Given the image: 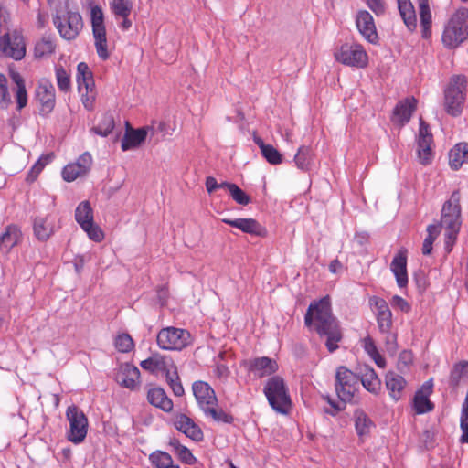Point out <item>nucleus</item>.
<instances>
[{"instance_id": "20e7f679", "label": "nucleus", "mask_w": 468, "mask_h": 468, "mask_svg": "<svg viewBox=\"0 0 468 468\" xmlns=\"http://www.w3.org/2000/svg\"><path fill=\"white\" fill-rule=\"evenodd\" d=\"M468 37V9H458L449 19L442 33L441 40L445 47H458Z\"/></svg>"}, {"instance_id": "9d476101", "label": "nucleus", "mask_w": 468, "mask_h": 468, "mask_svg": "<svg viewBox=\"0 0 468 468\" xmlns=\"http://www.w3.org/2000/svg\"><path fill=\"white\" fill-rule=\"evenodd\" d=\"M75 219L85 231L90 239L101 242L104 239V232L94 222L93 209L88 200L80 202L75 209Z\"/></svg>"}, {"instance_id": "ea45409f", "label": "nucleus", "mask_w": 468, "mask_h": 468, "mask_svg": "<svg viewBox=\"0 0 468 468\" xmlns=\"http://www.w3.org/2000/svg\"><path fill=\"white\" fill-rule=\"evenodd\" d=\"M420 9V25L422 27V35L428 37L431 34V13L428 0H418Z\"/></svg>"}, {"instance_id": "f257e3e1", "label": "nucleus", "mask_w": 468, "mask_h": 468, "mask_svg": "<svg viewBox=\"0 0 468 468\" xmlns=\"http://www.w3.org/2000/svg\"><path fill=\"white\" fill-rule=\"evenodd\" d=\"M306 326L314 328L321 336H326L325 346L329 352L338 348L342 339L338 322L332 314L329 296L310 303L304 316Z\"/></svg>"}, {"instance_id": "864d4df0", "label": "nucleus", "mask_w": 468, "mask_h": 468, "mask_svg": "<svg viewBox=\"0 0 468 468\" xmlns=\"http://www.w3.org/2000/svg\"><path fill=\"white\" fill-rule=\"evenodd\" d=\"M461 379H468V362L463 361L454 366L451 373L452 382L457 384Z\"/></svg>"}, {"instance_id": "a18cd8bd", "label": "nucleus", "mask_w": 468, "mask_h": 468, "mask_svg": "<svg viewBox=\"0 0 468 468\" xmlns=\"http://www.w3.org/2000/svg\"><path fill=\"white\" fill-rule=\"evenodd\" d=\"M170 445L173 447L175 453L178 458L186 464H193L196 462V458L188 448L182 445L178 441L175 440L171 441Z\"/></svg>"}, {"instance_id": "ddd939ff", "label": "nucleus", "mask_w": 468, "mask_h": 468, "mask_svg": "<svg viewBox=\"0 0 468 468\" xmlns=\"http://www.w3.org/2000/svg\"><path fill=\"white\" fill-rule=\"evenodd\" d=\"M358 382L359 377L347 367L344 366L337 367L335 373V391L341 401L346 402L352 399Z\"/></svg>"}, {"instance_id": "7c9ffc66", "label": "nucleus", "mask_w": 468, "mask_h": 468, "mask_svg": "<svg viewBox=\"0 0 468 468\" xmlns=\"http://www.w3.org/2000/svg\"><path fill=\"white\" fill-rule=\"evenodd\" d=\"M22 238L20 229L16 225H9L5 232L0 235V250L3 253H8L12 248L16 246Z\"/></svg>"}, {"instance_id": "774afa93", "label": "nucleus", "mask_w": 468, "mask_h": 468, "mask_svg": "<svg viewBox=\"0 0 468 468\" xmlns=\"http://www.w3.org/2000/svg\"><path fill=\"white\" fill-rule=\"evenodd\" d=\"M435 239H432L431 237H426L422 245V253L424 255H429L432 250V244Z\"/></svg>"}, {"instance_id": "aec40b11", "label": "nucleus", "mask_w": 468, "mask_h": 468, "mask_svg": "<svg viewBox=\"0 0 468 468\" xmlns=\"http://www.w3.org/2000/svg\"><path fill=\"white\" fill-rule=\"evenodd\" d=\"M92 157L89 153L81 154L76 162L68 164L62 170V177L67 182H72L85 176L91 165Z\"/></svg>"}, {"instance_id": "6e6d98bb", "label": "nucleus", "mask_w": 468, "mask_h": 468, "mask_svg": "<svg viewBox=\"0 0 468 468\" xmlns=\"http://www.w3.org/2000/svg\"><path fill=\"white\" fill-rule=\"evenodd\" d=\"M133 346V340L128 334L119 335L115 339V346L120 352H129Z\"/></svg>"}, {"instance_id": "5701e85b", "label": "nucleus", "mask_w": 468, "mask_h": 468, "mask_svg": "<svg viewBox=\"0 0 468 468\" xmlns=\"http://www.w3.org/2000/svg\"><path fill=\"white\" fill-rule=\"evenodd\" d=\"M407 250L401 248L394 256L391 263L390 270L396 278L397 284L399 288H405L408 284V272H407Z\"/></svg>"}, {"instance_id": "338daca9", "label": "nucleus", "mask_w": 468, "mask_h": 468, "mask_svg": "<svg viewBox=\"0 0 468 468\" xmlns=\"http://www.w3.org/2000/svg\"><path fill=\"white\" fill-rule=\"evenodd\" d=\"M327 402L332 406L333 410H326L325 412L331 415H335L337 412L341 411L344 409V406H341L339 403L334 402L328 396L324 398Z\"/></svg>"}, {"instance_id": "bb28decb", "label": "nucleus", "mask_w": 468, "mask_h": 468, "mask_svg": "<svg viewBox=\"0 0 468 468\" xmlns=\"http://www.w3.org/2000/svg\"><path fill=\"white\" fill-rule=\"evenodd\" d=\"M115 378L121 386L134 389L139 383L140 371L136 367L126 363L120 366Z\"/></svg>"}, {"instance_id": "1a4fd4ad", "label": "nucleus", "mask_w": 468, "mask_h": 468, "mask_svg": "<svg viewBox=\"0 0 468 468\" xmlns=\"http://www.w3.org/2000/svg\"><path fill=\"white\" fill-rule=\"evenodd\" d=\"M335 60L345 66L365 69L368 65V55L364 47L356 42L344 43L334 53Z\"/></svg>"}, {"instance_id": "a878e982", "label": "nucleus", "mask_w": 468, "mask_h": 468, "mask_svg": "<svg viewBox=\"0 0 468 468\" xmlns=\"http://www.w3.org/2000/svg\"><path fill=\"white\" fill-rule=\"evenodd\" d=\"M175 427L188 438L200 441L203 439V432L194 420L186 414H177L174 419Z\"/></svg>"}, {"instance_id": "393cba45", "label": "nucleus", "mask_w": 468, "mask_h": 468, "mask_svg": "<svg viewBox=\"0 0 468 468\" xmlns=\"http://www.w3.org/2000/svg\"><path fill=\"white\" fill-rule=\"evenodd\" d=\"M222 221L229 226L240 229L242 232L254 235L258 237H264L267 233L264 227H262L254 218H223Z\"/></svg>"}, {"instance_id": "680f3d73", "label": "nucleus", "mask_w": 468, "mask_h": 468, "mask_svg": "<svg viewBox=\"0 0 468 468\" xmlns=\"http://www.w3.org/2000/svg\"><path fill=\"white\" fill-rule=\"evenodd\" d=\"M368 8L375 13L376 16H381L386 11L384 0H366Z\"/></svg>"}, {"instance_id": "4d7b16f0", "label": "nucleus", "mask_w": 468, "mask_h": 468, "mask_svg": "<svg viewBox=\"0 0 468 468\" xmlns=\"http://www.w3.org/2000/svg\"><path fill=\"white\" fill-rule=\"evenodd\" d=\"M229 194L239 205L246 206L250 202V197L237 185L229 186Z\"/></svg>"}, {"instance_id": "2eb2a0df", "label": "nucleus", "mask_w": 468, "mask_h": 468, "mask_svg": "<svg viewBox=\"0 0 468 468\" xmlns=\"http://www.w3.org/2000/svg\"><path fill=\"white\" fill-rule=\"evenodd\" d=\"M451 203H444L441 209V226L445 228V250L450 252L456 241L461 228V213L455 210L453 214H447Z\"/></svg>"}, {"instance_id": "13d9d810", "label": "nucleus", "mask_w": 468, "mask_h": 468, "mask_svg": "<svg viewBox=\"0 0 468 468\" xmlns=\"http://www.w3.org/2000/svg\"><path fill=\"white\" fill-rule=\"evenodd\" d=\"M10 96L7 89V79L0 73V103L6 106L10 103Z\"/></svg>"}, {"instance_id": "2f4dec72", "label": "nucleus", "mask_w": 468, "mask_h": 468, "mask_svg": "<svg viewBox=\"0 0 468 468\" xmlns=\"http://www.w3.org/2000/svg\"><path fill=\"white\" fill-rule=\"evenodd\" d=\"M294 163L298 169L307 172L314 163V152L311 146L302 145L294 155Z\"/></svg>"}, {"instance_id": "a211bd4d", "label": "nucleus", "mask_w": 468, "mask_h": 468, "mask_svg": "<svg viewBox=\"0 0 468 468\" xmlns=\"http://www.w3.org/2000/svg\"><path fill=\"white\" fill-rule=\"evenodd\" d=\"M433 137L429 125L420 118V129L418 137V155L423 165L430 164L432 160L431 144Z\"/></svg>"}, {"instance_id": "473e14b6", "label": "nucleus", "mask_w": 468, "mask_h": 468, "mask_svg": "<svg viewBox=\"0 0 468 468\" xmlns=\"http://www.w3.org/2000/svg\"><path fill=\"white\" fill-rule=\"evenodd\" d=\"M464 163H468V143L456 144L449 153V165L458 170Z\"/></svg>"}, {"instance_id": "9b49d317", "label": "nucleus", "mask_w": 468, "mask_h": 468, "mask_svg": "<svg viewBox=\"0 0 468 468\" xmlns=\"http://www.w3.org/2000/svg\"><path fill=\"white\" fill-rule=\"evenodd\" d=\"M156 340L164 350H182L191 343V335L187 330L170 326L160 330Z\"/></svg>"}, {"instance_id": "603ef678", "label": "nucleus", "mask_w": 468, "mask_h": 468, "mask_svg": "<svg viewBox=\"0 0 468 468\" xmlns=\"http://www.w3.org/2000/svg\"><path fill=\"white\" fill-rule=\"evenodd\" d=\"M56 80L59 90L67 92L70 90L71 82L69 72L62 67H56Z\"/></svg>"}, {"instance_id": "f704fd0d", "label": "nucleus", "mask_w": 468, "mask_h": 468, "mask_svg": "<svg viewBox=\"0 0 468 468\" xmlns=\"http://www.w3.org/2000/svg\"><path fill=\"white\" fill-rule=\"evenodd\" d=\"M146 136V128L127 131L122 140V150L127 151L138 147L145 140Z\"/></svg>"}, {"instance_id": "49530a36", "label": "nucleus", "mask_w": 468, "mask_h": 468, "mask_svg": "<svg viewBox=\"0 0 468 468\" xmlns=\"http://www.w3.org/2000/svg\"><path fill=\"white\" fill-rule=\"evenodd\" d=\"M81 88V90H79V92L81 94L82 103L87 110H92L94 107V101L96 98L94 83L83 84V87Z\"/></svg>"}, {"instance_id": "6e6552de", "label": "nucleus", "mask_w": 468, "mask_h": 468, "mask_svg": "<svg viewBox=\"0 0 468 468\" xmlns=\"http://www.w3.org/2000/svg\"><path fill=\"white\" fill-rule=\"evenodd\" d=\"M90 24L94 45L99 58L102 60L109 58L108 41L104 23V13L98 5H90Z\"/></svg>"}, {"instance_id": "e2e57ef3", "label": "nucleus", "mask_w": 468, "mask_h": 468, "mask_svg": "<svg viewBox=\"0 0 468 468\" xmlns=\"http://www.w3.org/2000/svg\"><path fill=\"white\" fill-rule=\"evenodd\" d=\"M390 302L393 307L398 308L404 313H409L410 311V303L399 295H394Z\"/></svg>"}, {"instance_id": "f3484780", "label": "nucleus", "mask_w": 468, "mask_h": 468, "mask_svg": "<svg viewBox=\"0 0 468 468\" xmlns=\"http://www.w3.org/2000/svg\"><path fill=\"white\" fill-rule=\"evenodd\" d=\"M58 228V217L54 214L38 216L33 222L34 235L39 241L49 239Z\"/></svg>"}, {"instance_id": "c756f323", "label": "nucleus", "mask_w": 468, "mask_h": 468, "mask_svg": "<svg viewBox=\"0 0 468 468\" xmlns=\"http://www.w3.org/2000/svg\"><path fill=\"white\" fill-rule=\"evenodd\" d=\"M385 384L389 396L395 400H399L405 390L407 382L405 378L392 371H389L385 376Z\"/></svg>"}, {"instance_id": "c85d7f7f", "label": "nucleus", "mask_w": 468, "mask_h": 468, "mask_svg": "<svg viewBox=\"0 0 468 468\" xmlns=\"http://www.w3.org/2000/svg\"><path fill=\"white\" fill-rule=\"evenodd\" d=\"M148 402L155 408L165 412H170L173 410L174 403L166 395L165 391L159 387H152L147 391Z\"/></svg>"}, {"instance_id": "412c9836", "label": "nucleus", "mask_w": 468, "mask_h": 468, "mask_svg": "<svg viewBox=\"0 0 468 468\" xmlns=\"http://www.w3.org/2000/svg\"><path fill=\"white\" fill-rule=\"evenodd\" d=\"M356 25L361 36L369 43L376 44L378 35L375 21L371 14L367 10H360L356 16Z\"/></svg>"}, {"instance_id": "0e129e2a", "label": "nucleus", "mask_w": 468, "mask_h": 468, "mask_svg": "<svg viewBox=\"0 0 468 468\" xmlns=\"http://www.w3.org/2000/svg\"><path fill=\"white\" fill-rule=\"evenodd\" d=\"M165 376L166 381H167L168 385L170 386V388H172L173 385H176V384L180 383V378H179V376L177 373V368H176V365L169 371H167L165 374Z\"/></svg>"}, {"instance_id": "58836bf2", "label": "nucleus", "mask_w": 468, "mask_h": 468, "mask_svg": "<svg viewBox=\"0 0 468 468\" xmlns=\"http://www.w3.org/2000/svg\"><path fill=\"white\" fill-rule=\"evenodd\" d=\"M149 461L153 468H180L175 464L171 455L165 452L156 451L150 454Z\"/></svg>"}, {"instance_id": "c9c22d12", "label": "nucleus", "mask_w": 468, "mask_h": 468, "mask_svg": "<svg viewBox=\"0 0 468 468\" xmlns=\"http://www.w3.org/2000/svg\"><path fill=\"white\" fill-rule=\"evenodd\" d=\"M363 387L371 393H378L380 389V379L372 367H365L359 378Z\"/></svg>"}, {"instance_id": "8fccbe9b", "label": "nucleus", "mask_w": 468, "mask_h": 468, "mask_svg": "<svg viewBox=\"0 0 468 468\" xmlns=\"http://www.w3.org/2000/svg\"><path fill=\"white\" fill-rule=\"evenodd\" d=\"M52 159H53L52 154H48L41 156L36 162V164L32 166L30 171L28 172L27 176V181L30 182V183L35 181L37 179V177L38 176V175L40 174V172L45 167V165H48V163H50Z\"/></svg>"}, {"instance_id": "4468645a", "label": "nucleus", "mask_w": 468, "mask_h": 468, "mask_svg": "<svg viewBox=\"0 0 468 468\" xmlns=\"http://www.w3.org/2000/svg\"><path fill=\"white\" fill-rule=\"evenodd\" d=\"M0 55L15 60L25 57L26 43L20 31H8L0 37Z\"/></svg>"}, {"instance_id": "7ed1b4c3", "label": "nucleus", "mask_w": 468, "mask_h": 468, "mask_svg": "<svg viewBox=\"0 0 468 468\" xmlns=\"http://www.w3.org/2000/svg\"><path fill=\"white\" fill-rule=\"evenodd\" d=\"M468 79L464 75H453L443 90V108L447 114L458 117L462 114L467 96Z\"/></svg>"}, {"instance_id": "5fc2aeb1", "label": "nucleus", "mask_w": 468, "mask_h": 468, "mask_svg": "<svg viewBox=\"0 0 468 468\" xmlns=\"http://www.w3.org/2000/svg\"><path fill=\"white\" fill-rule=\"evenodd\" d=\"M413 363V354L411 351L403 350L400 352L397 363V367L401 373H407Z\"/></svg>"}, {"instance_id": "69168bd1", "label": "nucleus", "mask_w": 468, "mask_h": 468, "mask_svg": "<svg viewBox=\"0 0 468 468\" xmlns=\"http://www.w3.org/2000/svg\"><path fill=\"white\" fill-rule=\"evenodd\" d=\"M206 188L209 194L218 189V183L217 182L215 177L207 176L206 178Z\"/></svg>"}, {"instance_id": "09e8293b", "label": "nucleus", "mask_w": 468, "mask_h": 468, "mask_svg": "<svg viewBox=\"0 0 468 468\" xmlns=\"http://www.w3.org/2000/svg\"><path fill=\"white\" fill-rule=\"evenodd\" d=\"M52 159H53L52 154H48L41 156L36 162V164L32 166L30 171L28 172L27 176V181L30 182V183L35 181L37 179V177L38 176V175L40 174V172L45 167V165H48V163H50Z\"/></svg>"}, {"instance_id": "0eeeda50", "label": "nucleus", "mask_w": 468, "mask_h": 468, "mask_svg": "<svg viewBox=\"0 0 468 468\" xmlns=\"http://www.w3.org/2000/svg\"><path fill=\"white\" fill-rule=\"evenodd\" d=\"M53 24L59 36L68 41L75 39L83 27L81 15L78 11L69 9L68 3L65 10H57Z\"/></svg>"}, {"instance_id": "b1692460", "label": "nucleus", "mask_w": 468, "mask_h": 468, "mask_svg": "<svg viewBox=\"0 0 468 468\" xmlns=\"http://www.w3.org/2000/svg\"><path fill=\"white\" fill-rule=\"evenodd\" d=\"M432 388L431 381H427L416 391L412 406L417 414H424L433 410V403L429 399L432 393Z\"/></svg>"}, {"instance_id": "f03ea898", "label": "nucleus", "mask_w": 468, "mask_h": 468, "mask_svg": "<svg viewBox=\"0 0 468 468\" xmlns=\"http://www.w3.org/2000/svg\"><path fill=\"white\" fill-rule=\"evenodd\" d=\"M196 400L207 418L223 423H231L233 417L218 407V399L215 390L205 381H195L192 385Z\"/></svg>"}, {"instance_id": "de8ad7c7", "label": "nucleus", "mask_w": 468, "mask_h": 468, "mask_svg": "<svg viewBox=\"0 0 468 468\" xmlns=\"http://www.w3.org/2000/svg\"><path fill=\"white\" fill-rule=\"evenodd\" d=\"M77 82L79 90L82 89L83 84L94 83L92 73L88 65L84 62H80L77 66Z\"/></svg>"}, {"instance_id": "39448f33", "label": "nucleus", "mask_w": 468, "mask_h": 468, "mask_svg": "<svg viewBox=\"0 0 468 468\" xmlns=\"http://www.w3.org/2000/svg\"><path fill=\"white\" fill-rule=\"evenodd\" d=\"M369 304L375 314L378 328L385 335V342L390 348H395L397 344V334L392 332L393 319L392 312L388 303L377 296L369 299Z\"/></svg>"}, {"instance_id": "4be33fe9", "label": "nucleus", "mask_w": 468, "mask_h": 468, "mask_svg": "<svg viewBox=\"0 0 468 468\" xmlns=\"http://www.w3.org/2000/svg\"><path fill=\"white\" fill-rule=\"evenodd\" d=\"M140 366L143 369L152 374L158 375L160 373L165 374L175 366V363L171 357L156 353L153 354L147 359L143 360Z\"/></svg>"}, {"instance_id": "052dcab7", "label": "nucleus", "mask_w": 468, "mask_h": 468, "mask_svg": "<svg viewBox=\"0 0 468 468\" xmlns=\"http://www.w3.org/2000/svg\"><path fill=\"white\" fill-rule=\"evenodd\" d=\"M461 194L459 190H455L451 195L450 198L445 203H451L450 209L446 212L447 214H453L455 210H459L461 213Z\"/></svg>"}, {"instance_id": "3c124183", "label": "nucleus", "mask_w": 468, "mask_h": 468, "mask_svg": "<svg viewBox=\"0 0 468 468\" xmlns=\"http://www.w3.org/2000/svg\"><path fill=\"white\" fill-rule=\"evenodd\" d=\"M114 127V120L112 115L105 114L100 122L92 128V131L101 136H107Z\"/></svg>"}, {"instance_id": "dca6fc26", "label": "nucleus", "mask_w": 468, "mask_h": 468, "mask_svg": "<svg viewBox=\"0 0 468 468\" xmlns=\"http://www.w3.org/2000/svg\"><path fill=\"white\" fill-rule=\"evenodd\" d=\"M36 99L39 104L40 114H49L56 104L55 88L50 80L42 79L36 88Z\"/></svg>"}, {"instance_id": "37998d69", "label": "nucleus", "mask_w": 468, "mask_h": 468, "mask_svg": "<svg viewBox=\"0 0 468 468\" xmlns=\"http://www.w3.org/2000/svg\"><path fill=\"white\" fill-rule=\"evenodd\" d=\"M11 78H12V80L16 85V101H17V108L19 110H21L27 103V94L24 80H23L22 76L17 72H12Z\"/></svg>"}, {"instance_id": "a19ab883", "label": "nucleus", "mask_w": 468, "mask_h": 468, "mask_svg": "<svg viewBox=\"0 0 468 468\" xmlns=\"http://www.w3.org/2000/svg\"><path fill=\"white\" fill-rule=\"evenodd\" d=\"M362 346L367 354L381 368L386 367V359L379 354L372 337L367 336L362 340Z\"/></svg>"}, {"instance_id": "6ab92c4d", "label": "nucleus", "mask_w": 468, "mask_h": 468, "mask_svg": "<svg viewBox=\"0 0 468 468\" xmlns=\"http://www.w3.org/2000/svg\"><path fill=\"white\" fill-rule=\"evenodd\" d=\"M242 365L257 378L270 376L278 370L277 362L267 356L245 360Z\"/></svg>"}, {"instance_id": "4c0bfd02", "label": "nucleus", "mask_w": 468, "mask_h": 468, "mask_svg": "<svg viewBox=\"0 0 468 468\" xmlns=\"http://www.w3.org/2000/svg\"><path fill=\"white\" fill-rule=\"evenodd\" d=\"M255 143L260 147L262 156L271 165L282 163V154L271 144H266L261 138H256Z\"/></svg>"}, {"instance_id": "c03bdc74", "label": "nucleus", "mask_w": 468, "mask_h": 468, "mask_svg": "<svg viewBox=\"0 0 468 468\" xmlns=\"http://www.w3.org/2000/svg\"><path fill=\"white\" fill-rule=\"evenodd\" d=\"M110 9L115 17L129 16L133 10L132 0H112Z\"/></svg>"}, {"instance_id": "cd10ccee", "label": "nucleus", "mask_w": 468, "mask_h": 468, "mask_svg": "<svg viewBox=\"0 0 468 468\" xmlns=\"http://www.w3.org/2000/svg\"><path fill=\"white\" fill-rule=\"evenodd\" d=\"M417 107V100L414 97L406 98L396 105L393 111L392 121L400 125L409 122Z\"/></svg>"}, {"instance_id": "f8f14e48", "label": "nucleus", "mask_w": 468, "mask_h": 468, "mask_svg": "<svg viewBox=\"0 0 468 468\" xmlns=\"http://www.w3.org/2000/svg\"><path fill=\"white\" fill-rule=\"evenodd\" d=\"M67 420L69 422L68 439L78 444L84 441L88 432V419L77 406H69L66 411Z\"/></svg>"}, {"instance_id": "e433bc0d", "label": "nucleus", "mask_w": 468, "mask_h": 468, "mask_svg": "<svg viewBox=\"0 0 468 468\" xmlns=\"http://www.w3.org/2000/svg\"><path fill=\"white\" fill-rule=\"evenodd\" d=\"M400 16L409 29H413L417 25L414 7L410 0H397Z\"/></svg>"}, {"instance_id": "79ce46f5", "label": "nucleus", "mask_w": 468, "mask_h": 468, "mask_svg": "<svg viewBox=\"0 0 468 468\" xmlns=\"http://www.w3.org/2000/svg\"><path fill=\"white\" fill-rule=\"evenodd\" d=\"M355 426L358 436L363 437L369 434L373 422L364 411L356 410L355 412Z\"/></svg>"}, {"instance_id": "bf43d9fd", "label": "nucleus", "mask_w": 468, "mask_h": 468, "mask_svg": "<svg viewBox=\"0 0 468 468\" xmlns=\"http://www.w3.org/2000/svg\"><path fill=\"white\" fill-rule=\"evenodd\" d=\"M229 374V367L224 364H217L213 368V376L222 383L227 382Z\"/></svg>"}, {"instance_id": "72a5a7b5", "label": "nucleus", "mask_w": 468, "mask_h": 468, "mask_svg": "<svg viewBox=\"0 0 468 468\" xmlns=\"http://www.w3.org/2000/svg\"><path fill=\"white\" fill-rule=\"evenodd\" d=\"M56 48L57 43L54 36H43L35 45L34 55L37 58H47L55 52Z\"/></svg>"}, {"instance_id": "423d86ee", "label": "nucleus", "mask_w": 468, "mask_h": 468, "mask_svg": "<svg viewBox=\"0 0 468 468\" xmlns=\"http://www.w3.org/2000/svg\"><path fill=\"white\" fill-rule=\"evenodd\" d=\"M263 392L271 407L277 412L287 414L292 407V401L288 388L282 378L274 376L270 378Z\"/></svg>"}]
</instances>
